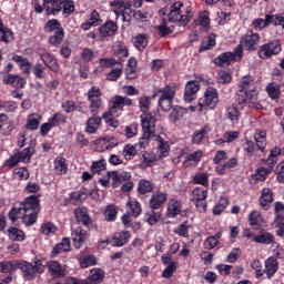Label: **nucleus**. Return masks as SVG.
Segmentation results:
<instances>
[{"label": "nucleus", "mask_w": 284, "mask_h": 284, "mask_svg": "<svg viewBox=\"0 0 284 284\" xmlns=\"http://www.w3.org/2000/svg\"><path fill=\"white\" fill-rule=\"evenodd\" d=\"M134 48L140 52H143L148 48V36L139 34L133 39Z\"/></svg>", "instance_id": "31"}, {"label": "nucleus", "mask_w": 284, "mask_h": 284, "mask_svg": "<svg viewBox=\"0 0 284 284\" xmlns=\"http://www.w3.org/2000/svg\"><path fill=\"white\" fill-rule=\"evenodd\" d=\"M253 241H255V243L270 245L271 243H274V235H272V233L261 232L258 235L254 236Z\"/></svg>", "instance_id": "28"}, {"label": "nucleus", "mask_w": 284, "mask_h": 284, "mask_svg": "<svg viewBox=\"0 0 284 284\" xmlns=\"http://www.w3.org/2000/svg\"><path fill=\"white\" fill-rule=\"evenodd\" d=\"M193 181L194 183H197L199 185H203L204 187H207V185H210L207 173H199L194 175Z\"/></svg>", "instance_id": "50"}, {"label": "nucleus", "mask_w": 284, "mask_h": 284, "mask_svg": "<svg viewBox=\"0 0 284 284\" xmlns=\"http://www.w3.org/2000/svg\"><path fill=\"white\" fill-rule=\"evenodd\" d=\"M278 154H281V148L274 146L273 149H271V153L266 160L267 165L274 168V165H276V158L278 156Z\"/></svg>", "instance_id": "39"}, {"label": "nucleus", "mask_w": 284, "mask_h": 284, "mask_svg": "<svg viewBox=\"0 0 284 284\" xmlns=\"http://www.w3.org/2000/svg\"><path fill=\"white\" fill-rule=\"evenodd\" d=\"M74 1L72 0H67L63 2V12L65 13V17H70L72 12H74Z\"/></svg>", "instance_id": "58"}, {"label": "nucleus", "mask_w": 284, "mask_h": 284, "mask_svg": "<svg viewBox=\"0 0 284 284\" xmlns=\"http://www.w3.org/2000/svg\"><path fill=\"white\" fill-rule=\"evenodd\" d=\"M214 45H216V34L211 33L206 37V40L201 43L200 52H205V50H210V48H214Z\"/></svg>", "instance_id": "33"}, {"label": "nucleus", "mask_w": 284, "mask_h": 284, "mask_svg": "<svg viewBox=\"0 0 284 284\" xmlns=\"http://www.w3.org/2000/svg\"><path fill=\"white\" fill-rule=\"evenodd\" d=\"M139 103H140V110H141V112H143L142 116H145L148 114H152V113H148V110H150V105H152V102L150 101V98L142 97V98L139 99Z\"/></svg>", "instance_id": "41"}, {"label": "nucleus", "mask_w": 284, "mask_h": 284, "mask_svg": "<svg viewBox=\"0 0 284 284\" xmlns=\"http://www.w3.org/2000/svg\"><path fill=\"white\" fill-rule=\"evenodd\" d=\"M101 126V118L93 115L87 121V132L89 134H95L97 130Z\"/></svg>", "instance_id": "25"}, {"label": "nucleus", "mask_w": 284, "mask_h": 284, "mask_svg": "<svg viewBox=\"0 0 284 284\" xmlns=\"http://www.w3.org/2000/svg\"><path fill=\"white\" fill-rule=\"evenodd\" d=\"M32 154H34V148L28 146L23 149L21 152H18L13 156L9 159V165H17V163L22 162V163H28L30 159L32 158Z\"/></svg>", "instance_id": "12"}, {"label": "nucleus", "mask_w": 284, "mask_h": 284, "mask_svg": "<svg viewBox=\"0 0 284 284\" xmlns=\"http://www.w3.org/2000/svg\"><path fill=\"white\" fill-rule=\"evenodd\" d=\"M281 52V44L278 41H273L267 44H264L261 47V50L258 51V55L261 59H270V57H273V54H278Z\"/></svg>", "instance_id": "14"}, {"label": "nucleus", "mask_w": 284, "mask_h": 284, "mask_svg": "<svg viewBox=\"0 0 284 284\" xmlns=\"http://www.w3.org/2000/svg\"><path fill=\"white\" fill-rule=\"evenodd\" d=\"M192 196V201L195 203L197 211L207 212V203H205V200L207 199V192L202 187H197L193 190Z\"/></svg>", "instance_id": "10"}, {"label": "nucleus", "mask_w": 284, "mask_h": 284, "mask_svg": "<svg viewBox=\"0 0 284 284\" xmlns=\"http://www.w3.org/2000/svg\"><path fill=\"white\" fill-rule=\"evenodd\" d=\"M103 276H105V273H103L101 268H95L91 271L89 278L91 283H101V281H103Z\"/></svg>", "instance_id": "42"}, {"label": "nucleus", "mask_w": 284, "mask_h": 284, "mask_svg": "<svg viewBox=\"0 0 284 284\" xmlns=\"http://www.w3.org/2000/svg\"><path fill=\"white\" fill-rule=\"evenodd\" d=\"M216 103H219V93L216 92V89L210 87L206 89L204 93V101L200 102V110H203V108H216Z\"/></svg>", "instance_id": "11"}, {"label": "nucleus", "mask_w": 284, "mask_h": 284, "mask_svg": "<svg viewBox=\"0 0 284 284\" xmlns=\"http://www.w3.org/2000/svg\"><path fill=\"white\" fill-rule=\"evenodd\" d=\"M141 125H142V138L139 141L140 148H148L150 144V139L154 136L156 130V118L152 114L141 115Z\"/></svg>", "instance_id": "3"}, {"label": "nucleus", "mask_w": 284, "mask_h": 284, "mask_svg": "<svg viewBox=\"0 0 284 284\" xmlns=\"http://www.w3.org/2000/svg\"><path fill=\"white\" fill-rule=\"evenodd\" d=\"M216 245H219V241H216V237H214V236H209L204 241L205 250H214L216 247Z\"/></svg>", "instance_id": "63"}, {"label": "nucleus", "mask_w": 284, "mask_h": 284, "mask_svg": "<svg viewBox=\"0 0 284 284\" xmlns=\"http://www.w3.org/2000/svg\"><path fill=\"white\" fill-rule=\"evenodd\" d=\"M82 59L87 62L90 63L94 57V51L90 48H84L82 53H81Z\"/></svg>", "instance_id": "64"}, {"label": "nucleus", "mask_w": 284, "mask_h": 284, "mask_svg": "<svg viewBox=\"0 0 284 284\" xmlns=\"http://www.w3.org/2000/svg\"><path fill=\"white\" fill-rule=\"evenodd\" d=\"M119 30V24L112 20H108L99 28L100 41L108 39V37H114Z\"/></svg>", "instance_id": "13"}, {"label": "nucleus", "mask_w": 284, "mask_h": 284, "mask_svg": "<svg viewBox=\"0 0 284 284\" xmlns=\"http://www.w3.org/2000/svg\"><path fill=\"white\" fill-rule=\"evenodd\" d=\"M263 221V216H261V213L257 211H252L250 213V225H261V222Z\"/></svg>", "instance_id": "53"}, {"label": "nucleus", "mask_w": 284, "mask_h": 284, "mask_svg": "<svg viewBox=\"0 0 284 284\" xmlns=\"http://www.w3.org/2000/svg\"><path fill=\"white\" fill-rule=\"evenodd\" d=\"M266 92L268 94V97H271L272 99H278L280 97V92H278V85H275L274 83H271L266 87Z\"/></svg>", "instance_id": "56"}, {"label": "nucleus", "mask_w": 284, "mask_h": 284, "mask_svg": "<svg viewBox=\"0 0 284 284\" xmlns=\"http://www.w3.org/2000/svg\"><path fill=\"white\" fill-rule=\"evenodd\" d=\"M243 59V44H239L233 52H224L214 59L215 65L225 68L232 61H241Z\"/></svg>", "instance_id": "5"}, {"label": "nucleus", "mask_w": 284, "mask_h": 284, "mask_svg": "<svg viewBox=\"0 0 284 284\" xmlns=\"http://www.w3.org/2000/svg\"><path fill=\"white\" fill-rule=\"evenodd\" d=\"M258 34L251 31L244 37L242 43L244 44V48H246V50L254 51L256 50V48H258Z\"/></svg>", "instance_id": "18"}, {"label": "nucleus", "mask_w": 284, "mask_h": 284, "mask_svg": "<svg viewBox=\"0 0 284 284\" xmlns=\"http://www.w3.org/2000/svg\"><path fill=\"white\" fill-rule=\"evenodd\" d=\"M258 99V93L256 92V85L254 84V78L252 75H245L240 82V90L237 91L236 103L237 105H247L254 103Z\"/></svg>", "instance_id": "2"}, {"label": "nucleus", "mask_w": 284, "mask_h": 284, "mask_svg": "<svg viewBox=\"0 0 284 284\" xmlns=\"http://www.w3.org/2000/svg\"><path fill=\"white\" fill-rule=\"evenodd\" d=\"M207 132H210V129L207 126L203 128L199 132H195L193 134V143H201V141L205 139V134H207Z\"/></svg>", "instance_id": "51"}, {"label": "nucleus", "mask_w": 284, "mask_h": 284, "mask_svg": "<svg viewBox=\"0 0 284 284\" xmlns=\"http://www.w3.org/2000/svg\"><path fill=\"white\" fill-rule=\"evenodd\" d=\"M232 81V73L230 71L221 70L217 73V82L225 85V83H230Z\"/></svg>", "instance_id": "46"}, {"label": "nucleus", "mask_w": 284, "mask_h": 284, "mask_svg": "<svg viewBox=\"0 0 284 284\" xmlns=\"http://www.w3.org/2000/svg\"><path fill=\"white\" fill-rule=\"evenodd\" d=\"M166 214L169 219H174V216H179V214H181V203H179V201L176 200H171L169 202Z\"/></svg>", "instance_id": "26"}, {"label": "nucleus", "mask_w": 284, "mask_h": 284, "mask_svg": "<svg viewBox=\"0 0 284 284\" xmlns=\"http://www.w3.org/2000/svg\"><path fill=\"white\" fill-rule=\"evenodd\" d=\"M274 202V193L271 191V189H263L262 195L260 197V205L264 207V210H267L270 207V204Z\"/></svg>", "instance_id": "22"}, {"label": "nucleus", "mask_w": 284, "mask_h": 284, "mask_svg": "<svg viewBox=\"0 0 284 284\" xmlns=\"http://www.w3.org/2000/svg\"><path fill=\"white\" fill-rule=\"evenodd\" d=\"M128 205L131 210L132 216H139V214H141V204L139 202L131 200Z\"/></svg>", "instance_id": "57"}, {"label": "nucleus", "mask_w": 284, "mask_h": 284, "mask_svg": "<svg viewBox=\"0 0 284 284\" xmlns=\"http://www.w3.org/2000/svg\"><path fill=\"white\" fill-rule=\"evenodd\" d=\"M113 54H114V57H119L120 59H125L129 55V51L125 45L116 44L113 48Z\"/></svg>", "instance_id": "43"}, {"label": "nucleus", "mask_w": 284, "mask_h": 284, "mask_svg": "<svg viewBox=\"0 0 284 284\" xmlns=\"http://www.w3.org/2000/svg\"><path fill=\"white\" fill-rule=\"evenodd\" d=\"M65 0H44L43 8L48 16L57 14L63 9V3Z\"/></svg>", "instance_id": "16"}, {"label": "nucleus", "mask_w": 284, "mask_h": 284, "mask_svg": "<svg viewBox=\"0 0 284 284\" xmlns=\"http://www.w3.org/2000/svg\"><path fill=\"white\" fill-rule=\"evenodd\" d=\"M132 99L123 95H114L111 99V108H110V114L111 116H114V112L119 110V112H123V108H130L132 106Z\"/></svg>", "instance_id": "9"}, {"label": "nucleus", "mask_w": 284, "mask_h": 284, "mask_svg": "<svg viewBox=\"0 0 284 284\" xmlns=\"http://www.w3.org/2000/svg\"><path fill=\"white\" fill-rule=\"evenodd\" d=\"M64 32L63 29H58L53 36L49 38V43L51 45H61V41H63Z\"/></svg>", "instance_id": "36"}, {"label": "nucleus", "mask_w": 284, "mask_h": 284, "mask_svg": "<svg viewBox=\"0 0 284 284\" xmlns=\"http://www.w3.org/2000/svg\"><path fill=\"white\" fill-rule=\"evenodd\" d=\"M227 199L221 197L220 202L213 207V214H215V216L223 214L225 207H227Z\"/></svg>", "instance_id": "44"}, {"label": "nucleus", "mask_w": 284, "mask_h": 284, "mask_svg": "<svg viewBox=\"0 0 284 284\" xmlns=\"http://www.w3.org/2000/svg\"><path fill=\"white\" fill-rule=\"evenodd\" d=\"M87 236H88V231L83 230L82 227L75 229V231L72 234L74 247L79 250V247L83 245V242L85 241Z\"/></svg>", "instance_id": "21"}, {"label": "nucleus", "mask_w": 284, "mask_h": 284, "mask_svg": "<svg viewBox=\"0 0 284 284\" xmlns=\"http://www.w3.org/2000/svg\"><path fill=\"white\" fill-rule=\"evenodd\" d=\"M45 30L47 32H57V30H63V28H61L59 20L52 19L47 22Z\"/></svg>", "instance_id": "49"}, {"label": "nucleus", "mask_w": 284, "mask_h": 284, "mask_svg": "<svg viewBox=\"0 0 284 284\" xmlns=\"http://www.w3.org/2000/svg\"><path fill=\"white\" fill-rule=\"evenodd\" d=\"M226 116L231 119V121H239V109H236V106L227 108Z\"/></svg>", "instance_id": "60"}, {"label": "nucleus", "mask_w": 284, "mask_h": 284, "mask_svg": "<svg viewBox=\"0 0 284 284\" xmlns=\"http://www.w3.org/2000/svg\"><path fill=\"white\" fill-rule=\"evenodd\" d=\"M272 23L273 26H281L284 30V13H277L275 16L266 14L265 19H256L252 22L254 30H261L262 28H267Z\"/></svg>", "instance_id": "6"}, {"label": "nucleus", "mask_w": 284, "mask_h": 284, "mask_svg": "<svg viewBox=\"0 0 284 284\" xmlns=\"http://www.w3.org/2000/svg\"><path fill=\"white\" fill-rule=\"evenodd\" d=\"M159 33L161 37H168L172 34V29L168 28V20L163 19L161 24L158 27Z\"/></svg>", "instance_id": "52"}, {"label": "nucleus", "mask_w": 284, "mask_h": 284, "mask_svg": "<svg viewBox=\"0 0 284 284\" xmlns=\"http://www.w3.org/2000/svg\"><path fill=\"white\" fill-rule=\"evenodd\" d=\"M130 239V233L128 232H121L115 234L112 240H111V244L113 245V247H123V245H125V243H128Z\"/></svg>", "instance_id": "24"}, {"label": "nucleus", "mask_w": 284, "mask_h": 284, "mask_svg": "<svg viewBox=\"0 0 284 284\" xmlns=\"http://www.w3.org/2000/svg\"><path fill=\"white\" fill-rule=\"evenodd\" d=\"M122 154L126 161H132V158L136 156V149L134 148V145L126 144L123 149Z\"/></svg>", "instance_id": "45"}, {"label": "nucleus", "mask_w": 284, "mask_h": 284, "mask_svg": "<svg viewBox=\"0 0 284 284\" xmlns=\"http://www.w3.org/2000/svg\"><path fill=\"white\" fill-rule=\"evenodd\" d=\"M158 94H160V98L158 101L159 108H161L163 112H170V110L173 109L172 103L176 94V88L172 85H166L162 89H159Z\"/></svg>", "instance_id": "4"}, {"label": "nucleus", "mask_w": 284, "mask_h": 284, "mask_svg": "<svg viewBox=\"0 0 284 284\" xmlns=\"http://www.w3.org/2000/svg\"><path fill=\"white\" fill-rule=\"evenodd\" d=\"M116 214H119V210L114 204L108 205L104 210L105 221H109V222L116 221Z\"/></svg>", "instance_id": "32"}, {"label": "nucleus", "mask_w": 284, "mask_h": 284, "mask_svg": "<svg viewBox=\"0 0 284 284\" xmlns=\"http://www.w3.org/2000/svg\"><path fill=\"white\" fill-rule=\"evenodd\" d=\"M165 201H168V195L165 193H153L150 200L151 210H159Z\"/></svg>", "instance_id": "23"}, {"label": "nucleus", "mask_w": 284, "mask_h": 284, "mask_svg": "<svg viewBox=\"0 0 284 284\" xmlns=\"http://www.w3.org/2000/svg\"><path fill=\"white\" fill-rule=\"evenodd\" d=\"M111 8H118L119 10H121V8H123V10H130L132 8V4L130 3H125V1L123 0H113L110 2Z\"/></svg>", "instance_id": "55"}, {"label": "nucleus", "mask_w": 284, "mask_h": 284, "mask_svg": "<svg viewBox=\"0 0 284 284\" xmlns=\"http://www.w3.org/2000/svg\"><path fill=\"white\" fill-rule=\"evenodd\" d=\"M41 209L39 207V196L30 195L24 203L16 204L9 212V219L12 223H17L19 219L26 225H34L37 223V215Z\"/></svg>", "instance_id": "1"}, {"label": "nucleus", "mask_w": 284, "mask_h": 284, "mask_svg": "<svg viewBox=\"0 0 284 284\" xmlns=\"http://www.w3.org/2000/svg\"><path fill=\"white\" fill-rule=\"evenodd\" d=\"M176 272V262H172L168 265V267L163 271V278H172V275Z\"/></svg>", "instance_id": "54"}, {"label": "nucleus", "mask_w": 284, "mask_h": 284, "mask_svg": "<svg viewBox=\"0 0 284 284\" xmlns=\"http://www.w3.org/2000/svg\"><path fill=\"white\" fill-rule=\"evenodd\" d=\"M183 8V2L178 1L170 7L169 21L171 23H180V26H187L189 16H182L181 9Z\"/></svg>", "instance_id": "8"}, {"label": "nucleus", "mask_w": 284, "mask_h": 284, "mask_svg": "<svg viewBox=\"0 0 284 284\" xmlns=\"http://www.w3.org/2000/svg\"><path fill=\"white\" fill-rule=\"evenodd\" d=\"M19 262L12 261V262H1L0 263V272L3 274H9V272H14V270H18Z\"/></svg>", "instance_id": "34"}, {"label": "nucleus", "mask_w": 284, "mask_h": 284, "mask_svg": "<svg viewBox=\"0 0 284 284\" xmlns=\"http://www.w3.org/2000/svg\"><path fill=\"white\" fill-rule=\"evenodd\" d=\"M49 272L53 274V276H57L58 278H63L65 276V270L61 267V264L57 261H52L49 263Z\"/></svg>", "instance_id": "27"}, {"label": "nucleus", "mask_w": 284, "mask_h": 284, "mask_svg": "<svg viewBox=\"0 0 284 284\" xmlns=\"http://www.w3.org/2000/svg\"><path fill=\"white\" fill-rule=\"evenodd\" d=\"M106 176H109V180L112 181L113 187H119L121 185V175L116 171H108Z\"/></svg>", "instance_id": "48"}, {"label": "nucleus", "mask_w": 284, "mask_h": 284, "mask_svg": "<svg viewBox=\"0 0 284 284\" xmlns=\"http://www.w3.org/2000/svg\"><path fill=\"white\" fill-rule=\"evenodd\" d=\"M74 215L75 219L79 223H82V225H90V223H92V219H90V215H88V213H85V211H83L82 209H75L74 210Z\"/></svg>", "instance_id": "29"}, {"label": "nucleus", "mask_w": 284, "mask_h": 284, "mask_svg": "<svg viewBox=\"0 0 284 284\" xmlns=\"http://www.w3.org/2000/svg\"><path fill=\"white\" fill-rule=\"evenodd\" d=\"M2 81L6 85H12L17 90H23L26 88V79L19 75L8 74L3 77Z\"/></svg>", "instance_id": "17"}, {"label": "nucleus", "mask_w": 284, "mask_h": 284, "mask_svg": "<svg viewBox=\"0 0 284 284\" xmlns=\"http://www.w3.org/2000/svg\"><path fill=\"white\" fill-rule=\"evenodd\" d=\"M8 234L11 241H24L26 240V233L23 231L17 229V227H10L8 229Z\"/></svg>", "instance_id": "35"}, {"label": "nucleus", "mask_w": 284, "mask_h": 284, "mask_svg": "<svg viewBox=\"0 0 284 284\" xmlns=\"http://www.w3.org/2000/svg\"><path fill=\"white\" fill-rule=\"evenodd\" d=\"M18 270H21L24 274V277L28 281H32L36 274H43L45 266L41 263V261H36L32 263H19L18 262Z\"/></svg>", "instance_id": "7"}, {"label": "nucleus", "mask_w": 284, "mask_h": 284, "mask_svg": "<svg viewBox=\"0 0 284 284\" xmlns=\"http://www.w3.org/2000/svg\"><path fill=\"white\" fill-rule=\"evenodd\" d=\"M241 256V248L235 247L232 250V252L227 255L229 263H236L239 261V257Z\"/></svg>", "instance_id": "61"}, {"label": "nucleus", "mask_w": 284, "mask_h": 284, "mask_svg": "<svg viewBox=\"0 0 284 284\" xmlns=\"http://www.w3.org/2000/svg\"><path fill=\"white\" fill-rule=\"evenodd\" d=\"M268 175H270V170H267L265 168H261V169H257V171L255 173V180L256 181H265V179H267Z\"/></svg>", "instance_id": "59"}, {"label": "nucleus", "mask_w": 284, "mask_h": 284, "mask_svg": "<svg viewBox=\"0 0 284 284\" xmlns=\"http://www.w3.org/2000/svg\"><path fill=\"white\" fill-rule=\"evenodd\" d=\"M91 172H93V174H101V172H105V161L100 160L93 162L91 165Z\"/></svg>", "instance_id": "47"}, {"label": "nucleus", "mask_w": 284, "mask_h": 284, "mask_svg": "<svg viewBox=\"0 0 284 284\" xmlns=\"http://www.w3.org/2000/svg\"><path fill=\"white\" fill-rule=\"evenodd\" d=\"M200 88L201 87L195 82H192V81L187 82L184 91V101H186L187 103H191V101H194V95L196 94V92H199Z\"/></svg>", "instance_id": "19"}, {"label": "nucleus", "mask_w": 284, "mask_h": 284, "mask_svg": "<svg viewBox=\"0 0 284 284\" xmlns=\"http://www.w3.org/2000/svg\"><path fill=\"white\" fill-rule=\"evenodd\" d=\"M54 168H55V172L58 174H65V172H68V164H65V159L64 158H58L54 161Z\"/></svg>", "instance_id": "40"}, {"label": "nucleus", "mask_w": 284, "mask_h": 284, "mask_svg": "<svg viewBox=\"0 0 284 284\" xmlns=\"http://www.w3.org/2000/svg\"><path fill=\"white\" fill-rule=\"evenodd\" d=\"M254 139L256 143V148L261 152H265V145H267V142L265 141V132L261 131L260 133H256Z\"/></svg>", "instance_id": "38"}, {"label": "nucleus", "mask_w": 284, "mask_h": 284, "mask_svg": "<svg viewBox=\"0 0 284 284\" xmlns=\"http://www.w3.org/2000/svg\"><path fill=\"white\" fill-rule=\"evenodd\" d=\"M185 114H187V109L181 105H175L172 108V111L169 114V120L171 121V123L176 125L178 123H181V121H183Z\"/></svg>", "instance_id": "15"}, {"label": "nucleus", "mask_w": 284, "mask_h": 284, "mask_svg": "<svg viewBox=\"0 0 284 284\" xmlns=\"http://www.w3.org/2000/svg\"><path fill=\"white\" fill-rule=\"evenodd\" d=\"M14 174L16 176H19L21 181L30 179V172H28V169L26 168L16 169Z\"/></svg>", "instance_id": "62"}, {"label": "nucleus", "mask_w": 284, "mask_h": 284, "mask_svg": "<svg viewBox=\"0 0 284 284\" xmlns=\"http://www.w3.org/2000/svg\"><path fill=\"white\" fill-rule=\"evenodd\" d=\"M61 252H70V239L64 237L62 243L57 244L52 250V256H57Z\"/></svg>", "instance_id": "30"}, {"label": "nucleus", "mask_w": 284, "mask_h": 284, "mask_svg": "<svg viewBox=\"0 0 284 284\" xmlns=\"http://www.w3.org/2000/svg\"><path fill=\"white\" fill-rule=\"evenodd\" d=\"M277 271L278 261H276V258L274 257H268L265 261V268L263 270L264 274H266L267 278H271L272 276H274V274H276Z\"/></svg>", "instance_id": "20"}, {"label": "nucleus", "mask_w": 284, "mask_h": 284, "mask_svg": "<svg viewBox=\"0 0 284 284\" xmlns=\"http://www.w3.org/2000/svg\"><path fill=\"white\" fill-rule=\"evenodd\" d=\"M154 190V186H152V182L148 180H141L138 186L139 194H148L149 192H152Z\"/></svg>", "instance_id": "37"}]
</instances>
